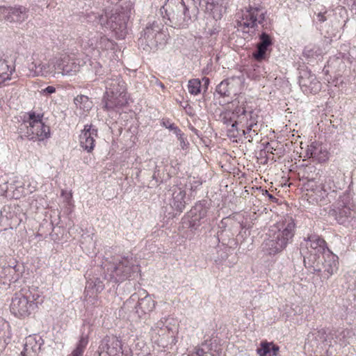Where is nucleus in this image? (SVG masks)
Instances as JSON below:
<instances>
[{
    "label": "nucleus",
    "mask_w": 356,
    "mask_h": 356,
    "mask_svg": "<svg viewBox=\"0 0 356 356\" xmlns=\"http://www.w3.org/2000/svg\"><path fill=\"white\" fill-rule=\"evenodd\" d=\"M28 18L27 9L22 6L17 7H6L4 19L9 22H22Z\"/></svg>",
    "instance_id": "393cba45"
},
{
    "label": "nucleus",
    "mask_w": 356,
    "mask_h": 356,
    "mask_svg": "<svg viewBox=\"0 0 356 356\" xmlns=\"http://www.w3.org/2000/svg\"><path fill=\"white\" fill-rule=\"evenodd\" d=\"M43 298L36 286L22 289L12 298L10 309L13 314L19 318H26L34 314Z\"/></svg>",
    "instance_id": "7ed1b4c3"
},
{
    "label": "nucleus",
    "mask_w": 356,
    "mask_h": 356,
    "mask_svg": "<svg viewBox=\"0 0 356 356\" xmlns=\"http://www.w3.org/2000/svg\"><path fill=\"white\" fill-rule=\"evenodd\" d=\"M335 188H337L334 176L329 173L324 179L323 181L321 184V186L318 188V186L314 184V193L316 191L317 193H320L319 195V200L322 201L324 199L325 196H326L330 191H334Z\"/></svg>",
    "instance_id": "bb28decb"
},
{
    "label": "nucleus",
    "mask_w": 356,
    "mask_h": 356,
    "mask_svg": "<svg viewBox=\"0 0 356 356\" xmlns=\"http://www.w3.org/2000/svg\"><path fill=\"white\" fill-rule=\"evenodd\" d=\"M88 343V336L82 335L77 343L76 348L69 356H82L84 350Z\"/></svg>",
    "instance_id": "58836bf2"
},
{
    "label": "nucleus",
    "mask_w": 356,
    "mask_h": 356,
    "mask_svg": "<svg viewBox=\"0 0 356 356\" xmlns=\"http://www.w3.org/2000/svg\"><path fill=\"white\" fill-rule=\"evenodd\" d=\"M306 154L309 158H312L318 163H323L329 158L327 149L321 143L316 141L312 142L308 145Z\"/></svg>",
    "instance_id": "4be33fe9"
},
{
    "label": "nucleus",
    "mask_w": 356,
    "mask_h": 356,
    "mask_svg": "<svg viewBox=\"0 0 356 356\" xmlns=\"http://www.w3.org/2000/svg\"><path fill=\"white\" fill-rule=\"evenodd\" d=\"M167 321V319L165 318H161L160 321H159L157 323H156L154 326L151 328V332H156L159 330H163L165 329V327L167 326L165 325Z\"/></svg>",
    "instance_id": "09e8293b"
},
{
    "label": "nucleus",
    "mask_w": 356,
    "mask_h": 356,
    "mask_svg": "<svg viewBox=\"0 0 356 356\" xmlns=\"http://www.w3.org/2000/svg\"><path fill=\"white\" fill-rule=\"evenodd\" d=\"M232 115L236 123L241 125L242 128L249 124L251 118L258 119V115L254 113V111H247L244 104L236 106L232 111Z\"/></svg>",
    "instance_id": "b1692460"
},
{
    "label": "nucleus",
    "mask_w": 356,
    "mask_h": 356,
    "mask_svg": "<svg viewBox=\"0 0 356 356\" xmlns=\"http://www.w3.org/2000/svg\"><path fill=\"white\" fill-rule=\"evenodd\" d=\"M155 302L149 295L140 298L136 293L132 294L123 305V308L129 312L137 314L139 318L152 312Z\"/></svg>",
    "instance_id": "9d476101"
},
{
    "label": "nucleus",
    "mask_w": 356,
    "mask_h": 356,
    "mask_svg": "<svg viewBox=\"0 0 356 356\" xmlns=\"http://www.w3.org/2000/svg\"><path fill=\"white\" fill-rule=\"evenodd\" d=\"M79 66L75 65L73 62H70L69 60H67V63L65 64L63 71H60V74L64 75H72L73 72L75 73L77 71Z\"/></svg>",
    "instance_id": "37998d69"
},
{
    "label": "nucleus",
    "mask_w": 356,
    "mask_h": 356,
    "mask_svg": "<svg viewBox=\"0 0 356 356\" xmlns=\"http://www.w3.org/2000/svg\"><path fill=\"white\" fill-rule=\"evenodd\" d=\"M222 121L225 124H232L234 121L232 115V112H225L222 115Z\"/></svg>",
    "instance_id": "8fccbe9b"
},
{
    "label": "nucleus",
    "mask_w": 356,
    "mask_h": 356,
    "mask_svg": "<svg viewBox=\"0 0 356 356\" xmlns=\"http://www.w3.org/2000/svg\"><path fill=\"white\" fill-rule=\"evenodd\" d=\"M202 81H204V85L207 86L209 83V79L207 77H204L202 79Z\"/></svg>",
    "instance_id": "bf43d9fd"
},
{
    "label": "nucleus",
    "mask_w": 356,
    "mask_h": 356,
    "mask_svg": "<svg viewBox=\"0 0 356 356\" xmlns=\"http://www.w3.org/2000/svg\"><path fill=\"white\" fill-rule=\"evenodd\" d=\"M97 353L107 354L108 356H116L122 353V342L115 336H106L101 341Z\"/></svg>",
    "instance_id": "a211bd4d"
},
{
    "label": "nucleus",
    "mask_w": 356,
    "mask_h": 356,
    "mask_svg": "<svg viewBox=\"0 0 356 356\" xmlns=\"http://www.w3.org/2000/svg\"><path fill=\"white\" fill-rule=\"evenodd\" d=\"M65 63H67V60L65 58L56 60V62L53 63L52 75L54 76H55L56 74H60V71H63Z\"/></svg>",
    "instance_id": "49530a36"
},
{
    "label": "nucleus",
    "mask_w": 356,
    "mask_h": 356,
    "mask_svg": "<svg viewBox=\"0 0 356 356\" xmlns=\"http://www.w3.org/2000/svg\"><path fill=\"white\" fill-rule=\"evenodd\" d=\"M238 125H239V124L238 123H236V122L234 120L231 124V129L235 130L236 132L240 133L241 132V129L238 128Z\"/></svg>",
    "instance_id": "4d7b16f0"
},
{
    "label": "nucleus",
    "mask_w": 356,
    "mask_h": 356,
    "mask_svg": "<svg viewBox=\"0 0 356 356\" xmlns=\"http://www.w3.org/2000/svg\"><path fill=\"white\" fill-rule=\"evenodd\" d=\"M179 142H180V147L182 149H187L188 146V142L186 140L185 138H184L181 135L178 138Z\"/></svg>",
    "instance_id": "603ef678"
},
{
    "label": "nucleus",
    "mask_w": 356,
    "mask_h": 356,
    "mask_svg": "<svg viewBox=\"0 0 356 356\" xmlns=\"http://www.w3.org/2000/svg\"><path fill=\"white\" fill-rule=\"evenodd\" d=\"M335 207L356 209V204L354 200L353 192L349 189L340 195L336 202Z\"/></svg>",
    "instance_id": "c756f323"
},
{
    "label": "nucleus",
    "mask_w": 356,
    "mask_h": 356,
    "mask_svg": "<svg viewBox=\"0 0 356 356\" xmlns=\"http://www.w3.org/2000/svg\"><path fill=\"white\" fill-rule=\"evenodd\" d=\"M321 262V266L319 261L314 265V261L311 263L309 260L306 267H313L315 271L320 273L322 280H328L338 270V257L331 251H327L322 255Z\"/></svg>",
    "instance_id": "9b49d317"
},
{
    "label": "nucleus",
    "mask_w": 356,
    "mask_h": 356,
    "mask_svg": "<svg viewBox=\"0 0 356 356\" xmlns=\"http://www.w3.org/2000/svg\"><path fill=\"white\" fill-rule=\"evenodd\" d=\"M0 11H1V13L5 14V12H6V7L0 6Z\"/></svg>",
    "instance_id": "052dcab7"
},
{
    "label": "nucleus",
    "mask_w": 356,
    "mask_h": 356,
    "mask_svg": "<svg viewBox=\"0 0 356 356\" xmlns=\"http://www.w3.org/2000/svg\"><path fill=\"white\" fill-rule=\"evenodd\" d=\"M279 349V346L273 343L262 341L257 349V353L259 356H277Z\"/></svg>",
    "instance_id": "f704fd0d"
},
{
    "label": "nucleus",
    "mask_w": 356,
    "mask_h": 356,
    "mask_svg": "<svg viewBox=\"0 0 356 356\" xmlns=\"http://www.w3.org/2000/svg\"><path fill=\"white\" fill-rule=\"evenodd\" d=\"M299 85L305 94H316L321 90V83L316 75L309 70H302L300 73Z\"/></svg>",
    "instance_id": "2eb2a0df"
},
{
    "label": "nucleus",
    "mask_w": 356,
    "mask_h": 356,
    "mask_svg": "<svg viewBox=\"0 0 356 356\" xmlns=\"http://www.w3.org/2000/svg\"><path fill=\"white\" fill-rule=\"evenodd\" d=\"M228 0H207L206 11L210 17L221 19L226 12Z\"/></svg>",
    "instance_id": "5701e85b"
},
{
    "label": "nucleus",
    "mask_w": 356,
    "mask_h": 356,
    "mask_svg": "<svg viewBox=\"0 0 356 356\" xmlns=\"http://www.w3.org/2000/svg\"><path fill=\"white\" fill-rule=\"evenodd\" d=\"M156 171H155L154 175H153V179H156Z\"/></svg>",
    "instance_id": "e2e57ef3"
},
{
    "label": "nucleus",
    "mask_w": 356,
    "mask_h": 356,
    "mask_svg": "<svg viewBox=\"0 0 356 356\" xmlns=\"http://www.w3.org/2000/svg\"><path fill=\"white\" fill-rule=\"evenodd\" d=\"M171 177V173L170 172H168V177Z\"/></svg>",
    "instance_id": "69168bd1"
},
{
    "label": "nucleus",
    "mask_w": 356,
    "mask_h": 356,
    "mask_svg": "<svg viewBox=\"0 0 356 356\" xmlns=\"http://www.w3.org/2000/svg\"><path fill=\"white\" fill-rule=\"evenodd\" d=\"M295 222L291 218L286 220L282 225L281 228H272L270 233L275 239L276 242L284 243V247H286L294 236Z\"/></svg>",
    "instance_id": "ddd939ff"
},
{
    "label": "nucleus",
    "mask_w": 356,
    "mask_h": 356,
    "mask_svg": "<svg viewBox=\"0 0 356 356\" xmlns=\"http://www.w3.org/2000/svg\"><path fill=\"white\" fill-rule=\"evenodd\" d=\"M168 128L170 129H176L177 127H175V125L173 124H172L169 126Z\"/></svg>",
    "instance_id": "680f3d73"
},
{
    "label": "nucleus",
    "mask_w": 356,
    "mask_h": 356,
    "mask_svg": "<svg viewBox=\"0 0 356 356\" xmlns=\"http://www.w3.org/2000/svg\"><path fill=\"white\" fill-rule=\"evenodd\" d=\"M40 63H36L35 61H33L30 65H29V70L31 71H32L33 72V74L35 76H37V70L40 69Z\"/></svg>",
    "instance_id": "3c124183"
},
{
    "label": "nucleus",
    "mask_w": 356,
    "mask_h": 356,
    "mask_svg": "<svg viewBox=\"0 0 356 356\" xmlns=\"http://www.w3.org/2000/svg\"><path fill=\"white\" fill-rule=\"evenodd\" d=\"M185 184H177L172 186L168 191L169 204L171 208L177 212H182L185 209L186 201V190Z\"/></svg>",
    "instance_id": "4468645a"
},
{
    "label": "nucleus",
    "mask_w": 356,
    "mask_h": 356,
    "mask_svg": "<svg viewBox=\"0 0 356 356\" xmlns=\"http://www.w3.org/2000/svg\"><path fill=\"white\" fill-rule=\"evenodd\" d=\"M74 104L76 108L82 111L83 113L88 112L92 107V102L88 98V97L79 95L74 99Z\"/></svg>",
    "instance_id": "c9c22d12"
},
{
    "label": "nucleus",
    "mask_w": 356,
    "mask_h": 356,
    "mask_svg": "<svg viewBox=\"0 0 356 356\" xmlns=\"http://www.w3.org/2000/svg\"><path fill=\"white\" fill-rule=\"evenodd\" d=\"M240 135V133L236 132L235 130L229 128L227 130V136L231 138H236Z\"/></svg>",
    "instance_id": "864d4df0"
},
{
    "label": "nucleus",
    "mask_w": 356,
    "mask_h": 356,
    "mask_svg": "<svg viewBox=\"0 0 356 356\" xmlns=\"http://www.w3.org/2000/svg\"><path fill=\"white\" fill-rule=\"evenodd\" d=\"M317 18H318V20L320 22H324L327 20L326 17H325L324 15V13H319L318 15H317Z\"/></svg>",
    "instance_id": "6e6d98bb"
},
{
    "label": "nucleus",
    "mask_w": 356,
    "mask_h": 356,
    "mask_svg": "<svg viewBox=\"0 0 356 356\" xmlns=\"http://www.w3.org/2000/svg\"><path fill=\"white\" fill-rule=\"evenodd\" d=\"M20 127L21 133L29 140L42 141L50 138V127L42 122L43 114L30 111Z\"/></svg>",
    "instance_id": "423d86ee"
},
{
    "label": "nucleus",
    "mask_w": 356,
    "mask_h": 356,
    "mask_svg": "<svg viewBox=\"0 0 356 356\" xmlns=\"http://www.w3.org/2000/svg\"><path fill=\"white\" fill-rule=\"evenodd\" d=\"M188 92L193 95H197L201 92V81L199 79H193L188 81Z\"/></svg>",
    "instance_id": "ea45409f"
},
{
    "label": "nucleus",
    "mask_w": 356,
    "mask_h": 356,
    "mask_svg": "<svg viewBox=\"0 0 356 356\" xmlns=\"http://www.w3.org/2000/svg\"><path fill=\"white\" fill-rule=\"evenodd\" d=\"M221 348L214 338L204 340L200 346L195 348L188 356H220Z\"/></svg>",
    "instance_id": "dca6fc26"
},
{
    "label": "nucleus",
    "mask_w": 356,
    "mask_h": 356,
    "mask_svg": "<svg viewBox=\"0 0 356 356\" xmlns=\"http://www.w3.org/2000/svg\"><path fill=\"white\" fill-rule=\"evenodd\" d=\"M220 19H215L208 17L204 26V33L207 36L216 39L220 31V26L218 20Z\"/></svg>",
    "instance_id": "473e14b6"
},
{
    "label": "nucleus",
    "mask_w": 356,
    "mask_h": 356,
    "mask_svg": "<svg viewBox=\"0 0 356 356\" xmlns=\"http://www.w3.org/2000/svg\"><path fill=\"white\" fill-rule=\"evenodd\" d=\"M1 274L10 282H15L17 277H15L16 275V270L15 267L8 266L2 268Z\"/></svg>",
    "instance_id": "79ce46f5"
},
{
    "label": "nucleus",
    "mask_w": 356,
    "mask_h": 356,
    "mask_svg": "<svg viewBox=\"0 0 356 356\" xmlns=\"http://www.w3.org/2000/svg\"><path fill=\"white\" fill-rule=\"evenodd\" d=\"M20 356H35V351L29 343H26L23 350L20 353Z\"/></svg>",
    "instance_id": "de8ad7c7"
},
{
    "label": "nucleus",
    "mask_w": 356,
    "mask_h": 356,
    "mask_svg": "<svg viewBox=\"0 0 356 356\" xmlns=\"http://www.w3.org/2000/svg\"><path fill=\"white\" fill-rule=\"evenodd\" d=\"M266 194L268 195L269 200L273 202H275L277 200L276 197H275L273 195L268 193V191H265Z\"/></svg>",
    "instance_id": "13d9d810"
},
{
    "label": "nucleus",
    "mask_w": 356,
    "mask_h": 356,
    "mask_svg": "<svg viewBox=\"0 0 356 356\" xmlns=\"http://www.w3.org/2000/svg\"><path fill=\"white\" fill-rule=\"evenodd\" d=\"M97 137V129L92 124H86L80 135V145L88 152L95 147V138Z\"/></svg>",
    "instance_id": "aec40b11"
},
{
    "label": "nucleus",
    "mask_w": 356,
    "mask_h": 356,
    "mask_svg": "<svg viewBox=\"0 0 356 356\" xmlns=\"http://www.w3.org/2000/svg\"><path fill=\"white\" fill-rule=\"evenodd\" d=\"M53 74V63H40V69L37 70V76H49Z\"/></svg>",
    "instance_id": "a19ab883"
},
{
    "label": "nucleus",
    "mask_w": 356,
    "mask_h": 356,
    "mask_svg": "<svg viewBox=\"0 0 356 356\" xmlns=\"http://www.w3.org/2000/svg\"><path fill=\"white\" fill-rule=\"evenodd\" d=\"M209 207L204 202H198L195 204L188 213V226L191 229H196L207 217Z\"/></svg>",
    "instance_id": "6ab92c4d"
},
{
    "label": "nucleus",
    "mask_w": 356,
    "mask_h": 356,
    "mask_svg": "<svg viewBox=\"0 0 356 356\" xmlns=\"http://www.w3.org/2000/svg\"><path fill=\"white\" fill-rule=\"evenodd\" d=\"M266 15L265 9L259 6L249 5L236 15V22L243 33L254 32L259 24H263Z\"/></svg>",
    "instance_id": "0eeeda50"
},
{
    "label": "nucleus",
    "mask_w": 356,
    "mask_h": 356,
    "mask_svg": "<svg viewBox=\"0 0 356 356\" xmlns=\"http://www.w3.org/2000/svg\"><path fill=\"white\" fill-rule=\"evenodd\" d=\"M15 67L13 59H0V78L4 81L12 79Z\"/></svg>",
    "instance_id": "c85d7f7f"
},
{
    "label": "nucleus",
    "mask_w": 356,
    "mask_h": 356,
    "mask_svg": "<svg viewBox=\"0 0 356 356\" xmlns=\"http://www.w3.org/2000/svg\"><path fill=\"white\" fill-rule=\"evenodd\" d=\"M262 245L264 251L270 255H275L286 248L282 242L280 243L276 242L271 233L269 234L268 238L264 241Z\"/></svg>",
    "instance_id": "cd10ccee"
},
{
    "label": "nucleus",
    "mask_w": 356,
    "mask_h": 356,
    "mask_svg": "<svg viewBox=\"0 0 356 356\" xmlns=\"http://www.w3.org/2000/svg\"><path fill=\"white\" fill-rule=\"evenodd\" d=\"M166 34L163 31V25L159 19L149 22L141 33L139 38L140 45L144 46L145 50L152 49L159 44H163L166 41Z\"/></svg>",
    "instance_id": "6e6552de"
},
{
    "label": "nucleus",
    "mask_w": 356,
    "mask_h": 356,
    "mask_svg": "<svg viewBox=\"0 0 356 356\" xmlns=\"http://www.w3.org/2000/svg\"><path fill=\"white\" fill-rule=\"evenodd\" d=\"M322 54V49L316 45L309 44L305 47L302 55L309 59H315Z\"/></svg>",
    "instance_id": "4c0bfd02"
},
{
    "label": "nucleus",
    "mask_w": 356,
    "mask_h": 356,
    "mask_svg": "<svg viewBox=\"0 0 356 356\" xmlns=\"http://www.w3.org/2000/svg\"><path fill=\"white\" fill-rule=\"evenodd\" d=\"M56 92V88L54 86H49L43 90V92L45 94H52Z\"/></svg>",
    "instance_id": "5fc2aeb1"
},
{
    "label": "nucleus",
    "mask_w": 356,
    "mask_h": 356,
    "mask_svg": "<svg viewBox=\"0 0 356 356\" xmlns=\"http://www.w3.org/2000/svg\"><path fill=\"white\" fill-rule=\"evenodd\" d=\"M311 248L309 252L314 254V259L316 260L317 254H321L322 255L325 254V252L330 251L327 247L325 241L321 236L316 234H312L307 238H304V241L300 243V254L303 257V262L305 266L308 262L307 261V256L305 250Z\"/></svg>",
    "instance_id": "f8f14e48"
},
{
    "label": "nucleus",
    "mask_w": 356,
    "mask_h": 356,
    "mask_svg": "<svg viewBox=\"0 0 356 356\" xmlns=\"http://www.w3.org/2000/svg\"><path fill=\"white\" fill-rule=\"evenodd\" d=\"M329 215L333 216L337 222L345 226H353L356 224V209L334 207L329 211Z\"/></svg>",
    "instance_id": "f3484780"
},
{
    "label": "nucleus",
    "mask_w": 356,
    "mask_h": 356,
    "mask_svg": "<svg viewBox=\"0 0 356 356\" xmlns=\"http://www.w3.org/2000/svg\"><path fill=\"white\" fill-rule=\"evenodd\" d=\"M128 20L127 13L122 8L121 10H115L110 16L107 15L105 16L101 15L99 22L102 26L115 32L119 38H124L127 33Z\"/></svg>",
    "instance_id": "1a4fd4ad"
},
{
    "label": "nucleus",
    "mask_w": 356,
    "mask_h": 356,
    "mask_svg": "<svg viewBox=\"0 0 356 356\" xmlns=\"http://www.w3.org/2000/svg\"><path fill=\"white\" fill-rule=\"evenodd\" d=\"M159 86H161V87H162V88H163V87H164L163 84V83H159Z\"/></svg>",
    "instance_id": "0e129e2a"
},
{
    "label": "nucleus",
    "mask_w": 356,
    "mask_h": 356,
    "mask_svg": "<svg viewBox=\"0 0 356 356\" xmlns=\"http://www.w3.org/2000/svg\"><path fill=\"white\" fill-rule=\"evenodd\" d=\"M316 168L313 165H306L303 170V177L307 179L305 187L307 191H314V184L316 182V177L314 175H317Z\"/></svg>",
    "instance_id": "2f4dec72"
},
{
    "label": "nucleus",
    "mask_w": 356,
    "mask_h": 356,
    "mask_svg": "<svg viewBox=\"0 0 356 356\" xmlns=\"http://www.w3.org/2000/svg\"><path fill=\"white\" fill-rule=\"evenodd\" d=\"M200 0H167L160 8L165 24L174 29H186L197 17Z\"/></svg>",
    "instance_id": "f257e3e1"
},
{
    "label": "nucleus",
    "mask_w": 356,
    "mask_h": 356,
    "mask_svg": "<svg viewBox=\"0 0 356 356\" xmlns=\"http://www.w3.org/2000/svg\"><path fill=\"white\" fill-rule=\"evenodd\" d=\"M102 267L104 270V279L113 283L129 280L139 270L136 261L129 256L118 255L110 259L106 258Z\"/></svg>",
    "instance_id": "f03ea898"
},
{
    "label": "nucleus",
    "mask_w": 356,
    "mask_h": 356,
    "mask_svg": "<svg viewBox=\"0 0 356 356\" xmlns=\"http://www.w3.org/2000/svg\"><path fill=\"white\" fill-rule=\"evenodd\" d=\"M106 92L104 107L107 109L121 108L127 104L126 83L119 74H113L104 81Z\"/></svg>",
    "instance_id": "20e7f679"
},
{
    "label": "nucleus",
    "mask_w": 356,
    "mask_h": 356,
    "mask_svg": "<svg viewBox=\"0 0 356 356\" xmlns=\"http://www.w3.org/2000/svg\"><path fill=\"white\" fill-rule=\"evenodd\" d=\"M112 42L104 35H100L99 40L95 45V48L102 49H109L112 47Z\"/></svg>",
    "instance_id": "c03bdc74"
},
{
    "label": "nucleus",
    "mask_w": 356,
    "mask_h": 356,
    "mask_svg": "<svg viewBox=\"0 0 356 356\" xmlns=\"http://www.w3.org/2000/svg\"><path fill=\"white\" fill-rule=\"evenodd\" d=\"M235 83H241L239 77H232L223 80L217 86L216 91L222 97L236 95L238 91L234 88Z\"/></svg>",
    "instance_id": "a878e982"
},
{
    "label": "nucleus",
    "mask_w": 356,
    "mask_h": 356,
    "mask_svg": "<svg viewBox=\"0 0 356 356\" xmlns=\"http://www.w3.org/2000/svg\"><path fill=\"white\" fill-rule=\"evenodd\" d=\"M352 331L348 329L339 328L327 332L325 329H321L309 333L307 338V343L311 346H318L319 342L331 346L332 341L340 347H344L350 343Z\"/></svg>",
    "instance_id": "39448f33"
},
{
    "label": "nucleus",
    "mask_w": 356,
    "mask_h": 356,
    "mask_svg": "<svg viewBox=\"0 0 356 356\" xmlns=\"http://www.w3.org/2000/svg\"><path fill=\"white\" fill-rule=\"evenodd\" d=\"M87 275L88 280L86 286V292L87 294H89L90 291H92V295H93L94 293L97 294L102 291L104 289V284L103 283L102 280H101L100 277H97L94 275L90 277V274H88V273H87Z\"/></svg>",
    "instance_id": "7c9ffc66"
},
{
    "label": "nucleus",
    "mask_w": 356,
    "mask_h": 356,
    "mask_svg": "<svg viewBox=\"0 0 356 356\" xmlns=\"http://www.w3.org/2000/svg\"><path fill=\"white\" fill-rule=\"evenodd\" d=\"M250 120L249 124L245 125L243 127L245 129H241L240 135L246 136L249 134L247 138H248L249 141H251L253 139L254 136H257L258 134V130L254 129L255 127L257 126L258 120L251 118Z\"/></svg>",
    "instance_id": "e433bc0d"
},
{
    "label": "nucleus",
    "mask_w": 356,
    "mask_h": 356,
    "mask_svg": "<svg viewBox=\"0 0 356 356\" xmlns=\"http://www.w3.org/2000/svg\"><path fill=\"white\" fill-rule=\"evenodd\" d=\"M11 338L10 327L8 322H0V352L5 349Z\"/></svg>",
    "instance_id": "72a5a7b5"
},
{
    "label": "nucleus",
    "mask_w": 356,
    "mask_h": 356,
    "mask_svg": "<svg viewBox=\"0 0 356 356\" xmlns=\"http://www.w3.org/2000/svg\"><path fill=\"white\" fill-rule=\"evenodd\" d=\"M259 40L256 50L252 53V57L257 61H262L268 58V49L273 44L270 36L266 32L261 33L259 35Z\"/></svg>",
    "instance_id": "412c9836"
},
{
    "label": "nucleus",
    "mask_w": 356,
    "mask_h": 356,
    "mask_svg": "<svg viewBox=\"0 0 356 356\" xmlns=\"http://www.w3.org/2000/svg\"><path fill=\"white\" fill-rule=\"evenodd\" d=\"M175 332L172 331V329L168 326H166L165 329L163 330H159L156 332H152V337L154 335L162 337L165 338V336L166 335L167 338H172L174 337Z\"/></svg>",
    "instance_id": "a18cd8bd"
}]
</instances>
